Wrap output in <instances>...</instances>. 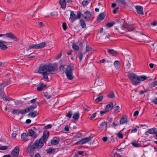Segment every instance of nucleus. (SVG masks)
<instances>
[{
    "mask_svg": "<svg viewBox=\"0 0 157 157\" xmlns=\"http://www.w3.org/2000/svg\"><path fill=\"white\" fill-rule=\"evenodd\" d=\"M92 137L91 136L82 139L80 140L77 142L75 144H83L89 142L92 139Z\"/></svg>",
    "mask_w": 157,
    "mask_h": 157,
    "instance_id": "obj_7",
    "label": "nucleus"
},
{
    "mask_svg": "<svg viewBox=\"0 0 157 157\" xmlns=\"http://www.w3.org/2000/svg\"><path fill=\"white\" fill-rule=\"evenodd\" d=\"M90 1V0H84L82 2V4L83 6H86L89 3Z\"/></svg>",
    "mask_w": 157,
    "mask_h": 157,
    "instance_id": "obj_40",
    "label": "nucleus"
},
{
    "mask_svg": "<svg viewBox=\"0 0 157 157\" xmlns=\"http://www.w3.org/2000/svg\"><path fill=\"white\" fill-rule=\"evenodd\" d=\"M139 113V112L138 111H135V112L134 113L133 116L134 117L137 116L138 115Z\"/></svg>",
    "mask_w": 157,
    "mask_h": 157,
    "instance_id": "obj_57",
    "label": "nucleus"
},
{
    "mask_svg": "<svg viewBox=\"0 0 157 157\" xmlns=\"http://www.w3.org/2000/svg\"><path fill=\"white\" fill-rule=\"evenodd\" d=\"M59 142V138L57 137H55L51 140V144L53 145L58 144Z\"/></svg>",
    "mask_w": 157,
    "mask_h": 157,
    "instance_id": "obj_16",
    "label": "nucleus"
},
{
    "mask_svg": "<svg viewBox=\"0 0 157 157\" xmlns=\"http://www.w3.org/2000/svg\"><path fill=\"white\" fill-rule=\"evenodd\" d=\"M39 113L37 111H34V112H31L28 114L29 116L32 117H34L38 115Z\"/></svg>",
    "mask_w": 157,
    "mask_h": 157,
    "instance_id": "obj_20",
    "label": "nucleus"
},
{
    "mask_svg": "<svg viewBox=\"0 0 157 157\" xmlns=\"http://www.w3.org/2000/svg\"><path fill=\"white\" fill-rule=\"evenodd\" d=\"M79 24L82 28L85 29L86 28V24L84 20L82 19L80 20L79 21Z\"/></svg>",
    "mask_w": 157,
    "mask_h": 157,
    "instance_id": "obj_19",
    "label": "nucleus"
},
{
    "mask_svg": "<svg viewBox=\"0 0 157 157\" xmlns=\"http://www.w3.org/2000/svg\"><path fill=\"white\" fill-rule=\"evenodd\" d=\"M131 144L133 146L135 147H138L140 146V144L136 140L133 141L131 143Z\"/></svg>",
    "mask_w": 157,
    "mask_h": 157,
    "instance_id": "obj_26",
    "label": "nucleus"
},
{
    "mask_svg": "<svg viewBox=\"0 0 157 157\" xmlns=\"http://www.w3.org/2000/svg\"><path fill=\"white\" fill-rule=\"evenodd\" d=\"M37 106L36 105H31L29 107L27 108V109L28 110V112H29L30 111H31L35 109Z\"/></svg>",
    "mask_w": 157,
    "mask_h": 157,
    "instance_id": "obj_31",
    "label": "nucleus"
},
{
    "mask_svg": "<svg viewBox=\"0 0 157 157\" xmlns=\"http://www.w3.org/2000/svg\"><path fill=\"white\" fill-rule=\"evenodd\" d=\"M51 14L52 15V16H56L58 14V13H57V12H52V13H51Z\"/></svg>",
    "mask_w": 157,
    "mask_h": 157,
    "instance_id": "obj_62",
    "label": "nucleus"
},
{
    "mask_svg": "<svg viewBox=\"0 0 157 157\" xmlns=\"http://www.w3.org/2000/svg\"><path fill=\"white\" fill-rule=\"evenodd\" d=\"M3 89H0V95L2 96V98L3 99V100L5 101H11V100H13V99L9 97H3L4 96V93L3 92Z\"/></svg>",
    "mask_w": 157,
    "mask_h": 157,
    "instance_id": "obj_12",
    "label": "nucleus"
},
{
    "mask_svg": "<svg viewBox=\"0 0 157 157\" xmlns=\"http://www.w3.org/2000/svg\"><path fill=\"white\" fill-rule=\"evenodd\" d=\"M113 107V103H111L107 105L105 107V109L109 112L110 110H112Z\"/></svg>",
    "mask_w": 157,
    "mask_h": 157,
    "instance_id": "obj_21",
    "label": "nucleus"
},
{
    "mask_svg": "<svg viewBox=\"0 0 157 157\" xmlns=\"http://www.w3.org/2000/svg\"><path fill=\"white\" fill-rule=\"evenodd\" d=\"M80 117L79 113V112L75 113L73 116V118L75 120H78Z\"/></svg>",
    "mask_w": 157,
    "mask_h": 157,
    "instance_id": "obj_25",
    "label": "nucleus"
},
{
    "mask_svg": "<svg viewBox=\"0 0 157 157\" xmlns=\"http://www.w3.org/2000/svg\"><path fill=\"white\" fill-rule=\"evenodd\" d=\"M115 24V23L113 22H109L106 24V25L109 28H110L113 26Z\"/></svg>",
    "mask_w": 157,
    "mask_h": 157,
    "instance_id": "obj_47",
    "label": "nucleus"
},
{
    "mask_svg": "<svg viewBox=\"0 0 157 157\" xmlns=\"http://www.w3.org/2000/svg\"><path fill=\"white\" fill-rule=\"evenodd\" d=\"M30 136H31L33 138H36L37 136V135L36 134L34 131L32 129L29 130L27 133Z\"/></svg>",
    "mask_w": 157,
    "mask_h": 157,
    "instance_id": "obj_17",
    "label": "nucleus"
},
{
    "mask_svg": "<svg viewBox=\"0 0 157 157\" xmlns=\"http://www.w3.org/2000/svg\"><path fill=\"white\" fill-rule=\"evenodd\" d=\"M151 102H153L155 104L157 105V98H155L153 100L152 99Z\"/></svg>",
    "mask_w": 157,
    "mask_h": 157,
    "instance_id": "obj_53",
    "label": "nucleus"
},
{
    "mask_svg": "<svg viewBox=\"0 0 157 157\" xmlns=\"http://www.w3.org/2000/svg\"><path fill=\"white\" fill-rule=\"evenodd\" d=\"M62 27L64 30H66L67 29V25L66 23H63L62 24Z\"/></svg>",
    "mask_w": 157,
    "mask_h": 157,
    "instance_id": "obj_51",
    "label": "nucleus"
},
{
    "mask_svg": "<svg viewBox=\"0 0 157 157\" xmlns=\"http://www.w3.org/2000/svg\"><path fill=\"white\" fill-rule=\"evenodd\" d=\"M19 153V148L16 147L12 151L11 154V157H17Z\"/></svg>",
    "mask_w": 157,
    "mask_h": 157,
    "instance_id": "obj_11",
    "label": "nucleus"
},
{
    "mask_svg": "<svg viewBox=\"0 0 157 157\" xmlns=\"http://www.w3.org/2000/svg\"><path fill=\"white\" fill-rule=\"evenodd\" d=\"M128 77L134 85H136L140 83L141 81L147 79V77L144 75L139 76L134 73H130L128 75Z\"/></svg>",
    "mask_w": 157,
    "mask_h": 157,
    "instance_id": "obj_3",
    "label": "nucleus"
},
{
    "mask_svg": "<svg viewBox=\"0 0 157 157\" xmlns=\"http://www.w3.org/2000/svg\"><path fill=\"white\" fill-rule=\"evenodd\" d=\"M103 98V96L101 95L97 98L95 100V101L96 102H98L101 101Z\"/></svg>",
    "mask_w": 157,
    "mask_h": 157,
    "instance_id": "obj_32",
    "label": "nucleus"
},
{
    "mask_svg": "<svg viewBox=\"0 0 157 157\" xmlns=\"http://www.w3.org/2000/svg\"><path fill=\"white\" fill-rule=\"evenodd\" d=\"M105 17V14L104 13H101L99 15L98 17L97 18L98 20L100 21L104 19Z\"/></svg>",
    "mask_w": 157,
    "mask_h": 157,
    "instance_id": "obj_23",
    "label": "nucleus"
},
{
    "mask_svg": "<svg viewBox=\"0 0 157 157\" xmlns=\"http://www.w3.org/2000/svg\"><path fill=\"white\" fill-rule=\"evenodd\" d=\"M97 115V113H93L92 115L90 117V120H93L96 116Z\"/></svg>",
    "mask_w": 157,
    "mask_h": 157,
    "instance_id": "obj_50",
    "label": "nucleus"
},
{
    "mask_svg": "<svg viewBox=\"0 0 157 157\" xmlns=\"http://www.w3.org/2000/svg\"><path fill=\"white\" fill-rule=\"evenodd\" d=\"M137 129L136 128H135L131 131V133H136L137 132Z\"/></svg>",
    "mask_w": 157,
    "mask_h": 157,
    "instance_id": "obj_60",
    "label": "nucleus"
},
{
    "mask_svg": "<svg viewBox=\"0 0 157 157\" xmlns=\"http://www.w3.org/2000/svg\"><path fill=\"white\" fill-rule=\"evenodd\" d=\"M72 47L74 49L76 50H78L79 49V47L76 44H73Z\"/></svg>",
    "mask_w": 157,
    "mask_h": 157,
    "instance_id": "obj_41",
    "label": "nucleus"
},
{
    "mask_svg": "<svg viewBox=\"0 0 157 157\" xmlns=\"http://www.w3.org/2000/svg\"><path fill=\"white\" fill-rule=\"evenodd\" d=\"M83 57V54L81 52H79L78 53V57L79 59H80V61H82V60Z\"/></svg>",
    "mask_w": 157,
    "mask_h": 157,
    "instance_id": "obj_44",
    "label": "nucleus"
},
{
    "mask_svg": "<svg viewBox=\"0 0 157 157\" xmlns=\"http://www.w3.org/2000/svg\"><path fill=\"white\" fill-rule=\"evenodd\" d=\"M127 122V119L126 117H122L120 121L121 124H123Z\"/></svg>",
    "mask_w": 157,
    "mask_h": 157,
    "instance_id": "obj_22",
    "label": "nucleus"
},
{
    "mask_svg": "<svg viewBox=\"0 0 157 157\" xmlns=\"http://www.w3.org/2000/svg\"><path fill=\"white\" fill-rule=\"evenodd\" d=\"M61 56H62V53L61 52L59 54L58 56H56V57H55V58L56 59H58L60 58Z\"/></svg>",
    "mask_w": 157,
    "mask_h": 157,
    "instance_id": "obj_55",
    "label": "nucleus"
},
{
    "mask_svg": "<svg viewBox=\"0 0 157 157\" xmlns=\"http://www.w3.org/2000/svg\"><path fill=\"white\" fill-rule=\"evenodd\" d=\"M152 85L154 86H156L157 85V81H155L153 82L152 83Z\"/></svg>",
    "mask_w": 157,
    "mask_h": 157,
    "instance_id": "obj_63",
    "label": "nucleus"
},
{
    "mask_svg": "<svg viewBox=\"0 0 157 157\" xmlns=\"http://www.w3.org/2000/svg\"><path fill=\"white\" fill-rule=\"evenodd\" d=\"M55 151V149L49 148L47 151V153H48L52 154Z\"/></svg>",
    "mask_w": 157,
    "mask_h": 157,
    "instance_id": "obj_34",
    "label": "nucleus"
},
{
    "mask_svg": "<svg viewBox=\"0 0 157 157\" xmlns=\"http://www.w3.org/2000/svg\"><path fill=\"white\" fill-rule=\"evenodd\" d=\"M52 127V126L51 124H48V125L45 126V128L46 129H48L51 128Z\"/></svg>",
    "mask_w": 157,
    "mask_h": 157,
    "instance_id": "obj_58",
    "label": "nucleus"
},
{
    "mask_svg": "<svg viewBox=\"0 0 157 157\" xmlns=\"http://www.w3.org/2000/svg\"><path fill=\"white\" fill-rule=\"evenodd\" d=\"M37 99V98L33 99L30 101V102L31 103H35Z\"/></svg>",
    "mask_w": 157,
    "mask_h": 157,
    "instance_id": "obj_56",
    "label": "nucleus"
},
{
    "mask_svg": "<svg viewBox=\"0 0 157 157\" xmlns=\"http://www.w3.org/2000/svg\"><path fill=\"white\" fill-rule=\"evenodd\" d=\"M29 112L28 110L27 109V108L24 109L20 110L19 113H20L22 114H23Z\"/></svg>",
    "mask_w": 157,
    "mask_h": 157,
    "instance_id": "obj_35",
    "label": "nucleus"
},
{
    "mask_svg": "<svg viewBox=\"0 0 157 157\" xmlns=\"http://www.w3.org/2000/svg\"><path fill=\"white\" fill-rule=\"evenodd\" d=\"M82 14L81 13L80 11H78L77 12V15L76 16L77 19L80 18L81 17V16Z\"/></svg>",
    "mask_w": 157,
    "mask_h": 157,
    "instance_id": "obj_46",
    "label": "nucleus"
},
{
    "mask_svg": "<svg viewBox=\"0 0 157 157\" xmlns=\"http://www.w3.org/2000/svg\"><path fill=\"white\" fill-rule=\"evenodd\" d=\"M82 16L84 18L86 21H88L90 20L91 15L89 11H87L82 15Z\"/></svg>",
    "mask_w": 157,
    "mask_h": 157,
    "instance_id": "obj_10",
    "label": "nucleus"
},
{
    "mask_svg": "<svg viewBox=\"0 0 157 157\" xmlns=\"http://www.w3.org/2000/svg\"><path fill=\"white\" fill-rule=\"evenodd\" d=\"M70 18L73 21H75L77 19L76 16L73 11H71V12Z\"/></svg>",
    "mask_w": 157,
    "mask_h": 157,
    "instance_id": "obj_18",
    "label": "nucleus"
},
{
    "mask_svg": "<svg viewBox=\"0 0 157 157\" xmlns=\"http://www.w3.org/2000/svg\"><path fill=\"white\" fill-rule=\"evenodd\" d=\"M72 115V111H70L68 112L67 114L66 115V116L68 117L69 118H71V117Z\"/></svg>",
    "mask_w": 157,
    "mask_h": 157,
    "instance_id": "obj_39",
    "label": "nucleus"
},
{
    "mask_svg": "<svg viewBox=\"0 0 157 157\" xmlns=\"http://www.w3.org/2000/svg\"><path fill=\"white\" fill-rule=\"evenodd\" d=\"M71 2V0H59V1L61 7L63 10H65L66 8L67 3H70Z\"/></svg>",
    "mask_w": 157,
    "mask_h": 157,
    "instance_id": "obj_9",
    "label": "nucleus"
},
{
    "mask_svg": "<svg viewBox=\"0 0 157 157\" xmlns=\"http://www.w3.org/2000/svg\"><path fill=\"white\" fill-rule=\"evenodd\" d=\"M74 69V66L70 65H69L67 66V68L65 70L64 66L61 65L59 67V70L63 72L64 71L67 78L70 80H72L73 78L72 71Z\"/></svg>",
    "mask_w": 157,
    "mask_h": 157,
    "instance_id": "obj_4",
    "label": "nucleus"
},
{
    "mask_svg": "<svg viewBox=\"0 0 157 157\" xmlns=\"http://www.w3.org/2000/svg\"><path fill=\"white\" fill-rule=\"evenodd\" d=\"M56 64L48 63L41 65L39 67L38 72L42 75L43 78L48 80V75L49 74H52L57 71Z\"/></svg>",
    "mask_w": 157,
    "mask_h": 157,
    "instance_id": "obj_2",
    "label": "nucleus"
},
{
    "mask_svg": "<svg viewBox=\"0 0 157 157\" xmlns=\"http://www.w3.org/2000/svg\"><path fill=\"white\" fill-rule=\"evenodd\" d=\"M108 96L110 98H113L115 97L113 91L110 92L108 94Z\"/></svg>",
    "mask_w": 157,
    "mask_h": 157,
    "instance_id": "obj_36",
    "label": "nucleus"
},
{
    "mask_svg": "<svg viewBox=\"0 0 157 157\" xmlns=\"http://www.w3.org/2000/svg\"><path fill=\"white\" fill-rule=\"evenodd\" d=\"M17 134L15 132L12 133L11 135L12 137L13 138H15Z\"/></svg>",
    "mask_w": 157,
    "mask_h": 157,
    "instance_id": "obj_64",
    "label": "nucleus"
},
{
    "mask_svg": "<svg viewBox=\"0 0 157 157\" xmlns=\"http://www.w3.org/2000/svg\"><path fill=\"white\" fill-rule=\"evenodd\" d=\"M122 131H121L118 133L116 134L118 137L120 139H122L123 137V135L122 132Z\"/></svg>",
    "mask_w": 157,
    "mask_h": 157,
    "instance_id": "obj_33",
    "label": "nucleus"
},
{
    "mask_svg": "<svg viewBox=\"0 0 157 157\" xmlns=\"http://www.w3.org/2000/svg\"><path fill=\"white\" fill-rule=\"evenodd\" d=\"M21 138L23 140H25L26 139L27 137V135L25 133H22L21 135Z\"/></svg>",
    "mask_w": 157,
    "mask_h": 157,
    "instance_id": "obj_38",
    "label": "nucleus"
},
{
    "mask_svg": "<svg viewBox=\"0 0 157 157\" xmlns=\"http://www.w3.org/2000/svg\"><path fill=\"white\" fill-rule=\"evenodd\" d=\"M95 84L96 85L99 86L102 85L103 83L101 80L99 78H98Z\"/></svg>",
    "mask_w": 157,
    "mask_h": 157,
    "instance_id": "obj_29",
    "label": "nucleus"
},
{
    "mask_svg": "<svg viewBox=\"0 0 157 157\" xmlns=\"http://www.w3.org/2000/svg\"><path fill=\"white\" fill-rule=\"evenodd\" d=\"M82 133L79 132H78V133L74 136V138H80L82 137Z\"/></svg>",
    "mask_w": 157,
    "mask_h": 157,
    "instance_id": "obj_42",
    "label": "nucleus"
},
{
    "mask_svg": "<svg viewBox=\"0 0 157 157\" xmlns=\"http://www.w3.org/2000/svg\"><path fill=\"white\" fill-rule=\"evenodd\" d=\"M107 123L106 121H104L103 122H102L101 123L100 125V128L102 130H103L104 129L103 127L105 126H107Z\"/></svg>",
    "mask_w": 157,
    "mask_h": 157,
    "instance_id": "obj_30",
    "label": "nucleus"
},
{
    "mask_svg": "<svg viewBox=\"0 0 157 157\" xmlns=\"http://www.w3.org/2000/svg\"><path fill=\"white\" fill-rule=\"evenodd\" d=\"M108 112V111L105 109V110L100 111V113L101 115H103L104 114Z\"/></svg>",
    "mask_w": 157,
    "mask_h": 157,
    "instance_id": "obj_52",
    "label": "nucleus"
},
{
    "mask_svg": "<svg viewBox=\"0 0 157 157\" xmlns=\"http://www.w3.org/2000/svg\"><path fill=\"white\" fill-rule=\"evenodd\" d=\"M19 111L20 110L18 109H14L12 111V113L13 114H20Z\"/></svg>",
    "mask_w": 157,
    "mask_h": 157,
    "instance_id": "obj_48",
    "label": "nucleus"
},
{
    "mask_svg": "<svg viewBox=\"0 0 157 157\" xmlns=\"http://www.w3.org/2000/svg\"><path fill=\"white\" fill-rule=\"evenodd\" d=\"M116 29L121 33L124 34V33L122 31V30H124L125 29H127V30L126 31V32H131L132 31H134L135 28L133 26L126 27L124 25H123L121 26L120 29H119L118 28H116Z\"/></svg>",
    "mask_w": 157,
    "mask_h": 157,
    "instance_id": "obj_6",
    "label": "nucleus"
},
{
    "mask_svg": "<svg viewBox=\"0 0 157 157\" xmlns=\"http://www.w3.org/2000/svg\"><path fill=\"white\" fill-rule=\"evenodd\" d=\"M135 8L137 13L143 15V7L140 6H136Z\"/></svg>",
    "mask_w": 157,
    "mask_h": 157,
    "instance_id": "obj_15",
    "label": "nucleus"
},
{
    "mask_svg": "<svg viewBox=\"0 0 157 157\" xmlns=\"http://www.w3.org/2000/svg\"><path fill=\"white\" fill-rule=\"evenodd\" d=\"M9 81L8 80H6L3 82L2 83H1L0 85L1 87H2L3 88L5 87L9 83Z\"/></svg>",
    "mask_w": 157,
    "mask_h": 157,
    "instance_id": "obj_28",
    "label": "nucleus"
},
{
    "mask_svg": "<svg viewBox=\"0 0 157 157\" xmlns=\"http://www.w3.org/2000/svg\"><path fill=\"white\" fill-rule=\"evenodd\" d=\"M86 52H89L90 51H91L92 48L89 46V45H86Z\"/></svg>",
    "mask_w": 157,
    "mask_h": 157,
    "instance_id": "obj_45",
    "label": "nucleus"
},
{
    "mask_svg": "<svg viewBox=\"0 0 157 157\" xmlns=\"http://www.w3.org/2000/svg\"><path fill=\"white\" fill-rule=\"evenodd\" d=\"M43 89V88L41 86H40L37 88V90L38 91H40L42 90Z\"/></svg>",
    "mask_w": 157,
    "mask_h": 157,
    "instance_id": "obj_59",
    "label": "nucleus"
},
{
    "mask_svg": "<svg viewBox=\"0 0 157 157\" xmlns=\"http://www.w3.org/2000/svg\"><path fill=\"white\" fill-rule=\"evenodd\" d=\"M157 133V130L156 128H153L149 129L148 131L145 132V134L147 136L149 135V134H153Z\"/></svg>",
    "mask_w": 157,
    "mask_h": 157,
    "instance_id": "obj_14",
    "label": "nucleus"
},
{
    "mask_svg": "<svg viewBox=\"0 0 157 157\" xmlns=\"http://www.w3.org/2000/svg\"><path fill=\"white\" fill-rule=\"evenodd\" d=\"M12 42H11V43ZM10 43V42H7L6 41H4L2 40H0V47L1 50H5L7 49L8 47L4 44Z\"/></svg>",
    "mask_w": 157,
    "mask_h": 157,
    "instance_id": "obj_13",
    "label": "nucleus"
},
{
    "mask_svg": "<svg viewBox=\"0 0 157 157\" xmlns=\"http://www.w3.org/2000/svg\"><path fill=\"white\" fill-rule=\"evenodd\" d=\"M5 36H6L7 37L17 42L19 40V39H18L11 32L4 34H0V37L4 36V37H5Z\"/></svg>",
    "mask_w": 157,
    "mask_h": 157,
    "instance_id": "obj_8",
    "label": "nucleus"
},
{
    "mask_svg": "<svg viewBox=\"0 0 157 157\" xmlns=\"http://www.w3.org/2000/svg\"><path fill=\"white\" fill-rule=\"evenodd\" d=\"M49 136V132L45 131L44 132L43 136L40 140H36L32 146H29L27 147L26 151L30 154L31 157H33L32 153L36 151V149H40L44 145V144L47 140ZM34 157H40L39 153L36 154Z\"/></svg>",
    "mask_w": 157,
    "mask_h": 157,
    "instance_id": "obj_1",
    "label": "nucleus"
},
{
    "mask_svg": "<svg viewBox=\"0 0 157 157\" xmlns=\"http://www.w3.org/2000/svg\"><path fill=\"white\" fill-rule=\"evenodd\" d=\"M108 52L110 54L113 55L116 54L117 53V51H114L113 50L110 49H109L108 50Z\"/></svg>",
    "mask_w": 157,
    "mask_h": 157,
    "instance_id": "obj_37",
    "label": "nucleus"
},
{
    "mask_svg": "<svg viewBox=\"0 0 157 157\" xmlns=\"http://www.w3.org/2000/svg\"><path fill=\"white\" fill-rule=\"evenodd\" d=\"M157 25V21H155L151 23V25L152 26H155Z\"/></svg>",
    "mask_w": 157,
    "mask_h": 157,
    "instance_id": "obj_61",
    "label": "nucleus"
},
{
    "mask_svg": "<svg viewBox=\"0 0 157 157\" xmlns=\"http://www.w3.org/2000/svg\"><path fill=\"white\" fill-rule=\"evenodd\" d=\"M8 148L7 146H1V150H3L7 149Z\"/></svg>",
    "mask_w": 157,
    "mask_h": 157,
    "instance_id": "obj_54",
    "label": "nucleus"
},
{
    "mask_svg": "<svg viewBox=\"0 0 157 157\" xmlns=\"http://www.w3.org/2000/svg\"><path fill=\"white\" fill-rule=\"evenodd\" d=\"M114 65L117 69H118L120 68V63L119 61L117 60L115 61L114 62Z\"/></svg>",
    "mask_w": 157,
    "mask_h": 157,
    "instance_id": "obj_27",
    "label": "nucleus"
},
{
    "mask_svg": "<svg viewBox=\"0 0 157 157\" xmlns=\"http://www.w3.org/2000/svg\"><path fill=\"white\" fill-rule=\"evenodd\" d=\"M120 107L119 105L116 106L114 107V112H119Z\"/></svg>",
    "mask_w": 157,
    "mask_h": 157,
    "instance_id": "obj_49",
    "label": "nucleus"
},
{
    "mask_svg": "<svg viewBox=\"0 0 157 157\" xmlns=\"http://www.w3.org/2000/svg\"><path fill=\"white\" fill-rule=\"evenodd\" d=\"M151 46L153 47V51L157 53V43H154L151 44Z\"/></svg>",
    "mask_w": 157,
    "mask_h": 157,
    "instance_id": "obj_24",
    "label": "nucleus"
},
{
    "mask_svg": "<svg viewBox=\"0 0 157 157\" xmlns=\"http://www.w3.org/2000/svg\"><path fill=\"white\" fill-rule=\"evenodd\" d=\"M44 96L47 99H49L51 98V96L47 92H46L44 93Z\"/></svg>",
    "mask_w": 157,
    "mask_h": 157,
    "instance_id": "obj_43",
    "label": "nucleus"
},
{
    "mask_svg": "<svg viewBox=\"0 0 157 157\" xmlns=\"http://www.w3.org/2000/svg\"><path fill=\"white\" fill-rule=\"evenodd\" d=\"M46 45V43L45 42L37 44H34L29 46L27 48V51L28 52L32 48L36 49L42 48L45 47Z\"/></svg>",
    "mask_w": 157,
    "mask_h": 157,
    "instance_id": "obj_5",
    "label": "nucleus"
}]
</instances>
